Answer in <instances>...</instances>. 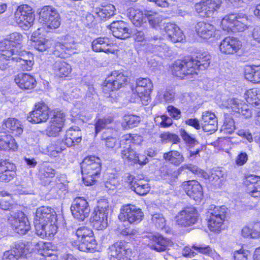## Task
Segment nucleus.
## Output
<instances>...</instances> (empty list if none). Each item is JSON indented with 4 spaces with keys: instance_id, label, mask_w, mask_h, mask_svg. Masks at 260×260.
Here are the masks:
<instances>
[{
    "instance_id": "864d4df0",
    "label": "nucleus",
    "mask_w": 260,
    "mask_h": 260,
    "mask_svg": "<svg viewBox=\"0 0 260 260\" xmlns=\"http://www.w3.org/2000/svg\"><path fill=\"white\" fill-rule=\"evenodd\" d=\"M14 17L16 23L19 26V27L24 30H27L32 25L35 20V17L30 18L29 16L27 18L24 16H21L19 19H18L17 16H14Z\"/></svg>"
},
{
    "instance_id": "58836bf2",
    "label": "nucleus",
    "mask_w": 260,
    "mask_h": 260,
    "mask_svg": "<svg viewBox=\"0 0 260 260\" xmlns=\"http://www.w3.org/2000/svg\"><path fill=\"white\" fill-rule=\"evenodd\" d=\"M17 148V143L12 136L5 133L0 135V150L15 151Z\"/></svg>"
},
{
    "instance_id": "bb28decb",
    "label": "nucleus",
    "mask_w": 260,
    "mask_h": 260,
    "mask_svg": "<svg viewBox=\"0 0 260 260\" xmlns=\"http://www.w3.org/2000/svg\"><path fill=\"white\" fill-rule=\"evenodd\" d=\"M113 47V43L108 37H99L94 39L92 43L93 50L97 52L114 53Z\"/></svg>"
},
{
    "instance_id": "a19ab883",
    "label": "nucleus",
    "mask_w": 260,
    "mask_h": 260,
    "mask_svg": "<svg viewBox=\"0 0 260 260\" xmlns=\"http://www.w3.org/2000/svg\"><path fill=\"white\" fill-rule=\"evenodd\" d=\"M163 158L166 161L177 166L180 165L184 160L183 154L176 150H171L165 153L163 155Z\"/></svg>"
},
{
    "instance_id": "c756f323",
    "label": "nucleus",
    "mask_w": 260,
    "mask_h": 260,
    "mask_svg": "<svg viewBox=\"0 0 260 260\" xmlns=\"http://www.w3.org/2000/svg\"><path fill=\"white\" fill-rule=\"evenodd\" d=\"M168 39L173 43L181 42L183 40L184 35L181 29L176 24L167 23L163 27Z\"/></svg>"
},
{
    "instance_id": "3c124183",
    "label": "nucleus",
    "mask_w": 260,
    "mask_h": 260,
    "mask_svg": "<svg viewBox=\"0 0 260 260\" xmlns=\"http://www.w3.org/2000/svg\"><path fill=\"white\" fill-rule=\"evenodd\" d=\"M208 225L209 230L214 232H219L222 229V225L224 221L222 218L214 219L208 217Z\"/></svg>"
},
{
    "instance_id": "a878e982",
    "label": "nucleus",
    "mask_w": 260,
    "mask_h": 260,
    "mask_svg": "<svg viewBox=\"0 0 260 260\" xmlns=\"http://www.w3.org/2000/svg\"><path fill=\"white\" fill-rule=\"evenodd\" d=\"M201 126L205 132H214L217 129V120L215 115L209 111L203 112Z\"/></svg>"
},
{
    "instance_id": "c9c22d12",
    "label": "nucleus",
    "mask_w": 260,
    "mask_h": 260,
    "mask_svg": "<svg viewBox=\"0 0 260 260\" xmlns=\"http://www.w3.org/2000/svg\"><path fill=\"white\" fill-rule=\"evenodd\" d=\"M53 70L56 76L62 77L69 75L72 71V68L69 64L62 59H58L53 64Z\"/></svg>"
},
{
    "instance_id": "6e6d98bb",
    "label": "nucleus",
    "mask_w": 260,
    "mask_h": 260,
    "mask_svg": "<svg viewBox=\"0 0 260 260\" xmlns=\"http://www.w3.org/2000/svg\"><path fill=\"white\" fill-rule=\"evenodd\" d=\"M180 135L183 141L190 148L199 144L198 140L184 129L180 130Z\"/></svg>"
},
{
    "instance_id": "13d9d810",
    "label": "nucleus",
    "mask_w": 260,
    "mask_h": 260,
    "mask_svg": "<svg viewBox=\"0 0 260 260\" xmlns=\"http://www.w3.org/2000/svg\"><path fill=\"white\" fill-rule=\"evenodd\" d=\"M66 146L65 140L63 142V141L58 140L55 142L54 145H50L48 149L51 152V155L55 156L56 154L65 150Z\"/></svg>"
},
{
    "instance_id": "423d86ee",
    "label": "nucleus",
    "mask_w": 260,
    "mask_h": 260,
    "mask_svg": "<svg viewBox=\"0 0 260 260\" xmlns=\"http://www.w3.org/2000/svg\"><path fill=\"white\" fill-rule=\"evenodd\" d=\"M143 216L141 209L134 205L127 204L121 208L119 219L123 222L128 221L131 224H137L142 220Z\"/></svg>"
},
{
    "instance_id": "e433bc0d",
    "label": "nucleus",
    "mask_w": 260,
    "mask_h": 260,
    "mask_svg": "<svg viewBox=\"0 0 260 260\" xmlns=\"http://www.w3.org/2000/svg\"><path fill=\"white\" fill-rule=\"evenodd\" d=\"M115 8L113 5L108 4L95 8L94 12L102 20H106L115 15Z\"/></svg>"
},
{
    "instance_id": "9d476101",
    "label": "nucleus",
    "mask_w": 260,
    "mask_h": 260,
    "mask_svg": "<svg viewBox=\"0 0 260 260\" xmlns=\"http://www.w3.org/2000/svg\"><path fill=\"white\" fill-rule=\"evenodd\" d=\"M176 222L180 226H190L197 222L198 216L194 207H186L178 213L175 217Z\"/></svg>"
},
{
    "instance_id": "de8ad7c7",
    "label": "nucleus",
    "mask_w": 260,
    "mask_h": 260,
    "mask_svg": "<svg viewBox=\"0 0 260 260\" xmlns=\"http://www.w3.org/2000/svg\"><path fill=\"white\" fill-rule=\"evenodd\" d=\"M245 99L246 102L252 105L255 106L260 105V94L257 93L255 89H251L247 90L245 93Z\"/></svg>"
},
{
    "instance_id": "f8f14e48",
    "label": "nucleus",
    "mask_w": 260,
    "mask_h": 260,
    "mask_svg": "<svg viewBox=\"0 0 260 260\" xmlns=\"http://www.w3.org/2000/svg\"><path fill=\"white\" fill-rule=\"evenodd\" d=\"M12 55V61L16 62L22 70L30 71L34 65V57L31 53L17 49Z\"/></svg>"
},
{
    "instance_id": "cd10ccee",
    "label": "nucleus",
    "mask_w": 260,
    "mask_h": 260,
    "mask_svg": "<svg viewBox=\"0 0 260 260\" xmlns=\"http://www.w3.org/2000/svg\"><path fill=\"white\" fill-rule=\"evenodd\" d=\"M55 221H49L35 228L36 233L42 238H52L57 232V226Z\"/></svg>"
},
{
    "instance_id": "79ce46f5",
    "label": "nucleus",
    "mask_w": 260,
    "mask_h": 260,
    "mask_svg": "<svg viewBox=\"0 0 260 260\" xmlns=\"http://www.w3.org/2000/svg\"><path fill=\"white\" fill-rule=\"evenodd\" d=\"M127 15L134 24L136 26H140L145 18V13L144 14L141 10L131 8L128 9Z\"/></svg>"
},
{
    "instance_id": "6e6552de",
    "label": "nucleus",
    "mask_w": 260,
    "mask_h": 260,
    "mask_svg": "<svg viewBox=\"0 0 260 260\" xmlns=\"http://www.w3.org/2000/svg\"><path fill=\"white\" fill-rule=\"evenodd\" d=\"M49 117V108L44 103L35 104L34 109L29 112L27 120L34 124L45 122Z\"/></svg>"
},
{
    "instance_id": "f03ea898",
    "label": "nucleus",
    "mask_w": 260,
    "mask_h": 260,
    "mask_svg": "<svg viewBox=\"0 0 260 260\" xmlns=\"http://www.w3.org/2000/svg\"><path fill=\"white\" fill-rule=\"evenodd\" d=\"M39 15V22L45 28L56 29L60 25V16L57 11L51 6L42 8Z\"/></svg>"
},
{
    "instance_id": "f257e3e1",
    "label": "nucleus",
    "mask_w": 260,
    "mask_h": 260,
    "mask_svg": "<svg viewBox=\"0 0 260 260\" xmlns=\"http://www.w3.org/2000/svg\"><path fill=\"white\" fill-rule=\"evenodd\" d=\"M210 60V56L207 52L198 54L196 58L185 57L183 60H178L173 63L172 72L174 75L180 78L197 74L198 71L209 67Z\"/></svg>"
},
{
    "instance_id": "473e14b6",
    "label": "nucleus",
    "mask_w": 260,
    "mask_h": 260,
    "mask_svg": "<svg viewBox=\"0 0 260 260\" xmlns=\"http://www.w3.org/2000/svg\"><path fill=\"white\" fill-rule=\"evenodd\" d=\"M63 140L68 147L79 144L82 140V133L79 127L75 126L67 130Z\"/></svg>"
},
{
    "instance_id": "c85d7f7f",
    "label": "nucleus",
    "mask_w": 260,
    "mask_h": 260,
    "mask_svg": "<svg viewBox=\"0 0 260 260\" xmlns=\"http://www.w3.org/2000/svg\"><path fill=\"white\" fill-rule=\"evenodd\" d=\"M107 213L94 210L90 217V222L95 229L102 230L108 226Z\"/></svg>"
},
{
    "instance_id": "ea45409f",
    "label": "nucleus",
    "mask_w": 260,
    "mask_h": 260,
    "mask_svg": "<svg viewBox=\"0 0 260 260\" xmlns=\"http://www.w3.org/2000/svg\"><path fill=\"white\" fill-rule=\"evenodd\" d=\"M244 75L248 81L254 83H260V66L246 67Z\"/></svg>"
},
{
    "instance_id": "c03bdc74",
    "label": "nucleus",
    "mask_w": 260,
    "mask_h": 260,
    "mask_svg": "<svg viewBox=\"0 0 260 260\" xmlns=\"http://www.w3.org/2000/svg\"><path fill=\"white\" fill-rule=\"evenodd\" d=\"M13 50L0 49V70H5L8 67L9 61H12Z\"/></svg>"
},
{
    "instance_id": "680f3d73",
    "label": "nucleus",
    "mask_w": 260,
    "mask_h": 260,
    "mask_svg": "<svg viewBox=\"0 0 260 260\" xmlns=\"http://www.w3.org/2000/svg\"><path fill=\"white\" fill-rule=\"evenodd\" d=\"M174 92L171 90H161L158 91L157 96L161 102H171L174 98Z\"/></svg>"
},
{
    "instance_id": "2eb2a0df",
    "label": "nucleus",
    "mask_w": 260,
    "mask_h": 260,
    "mask_svg": "<svg viewBox=\"0 0 260 260\" xmlns=\"http://www.w3.org/2000/svg\"><path fill=\"white\" fill-rule=\"evenodd\" d=\"M149 240L148 247L151 250L160 252L166 251L171 245V241L159 234H148L145 236Z\"/></svg>"
},
{
    "instance_id": "dca6fc26",
    "label": "nucleus",
    "mask_w": 260,
    "mask_h": 260,
    "mask_svg": "<svg viewBox=\"0 0 260 260\" xmlns=\"http://www.w3.org/2000/svg\"><path fill=\"white\" fill-rule=\"evenodd\" d=\"M56 216L53 209L48 207H41L37 209L34 218L35 228L49 221H56Z\"/></svg>"
},
{
    "instance_id": "393cba45",
    "label": "nucleus",
    "mask_w": 260,
    "mask_h": 260,
    "mask_svg": "<svg viewBox=\"0 0 260 260\" xmlns=\"http://www.w3.org/2000/svg\"><path fill=\"white\" fill-rule=\"evenodd\" d=\"M27 251L25 244L20 241L17 242L13 248L4 253L2 260H18L25 255Z\"/></svg>"
},
{
    "instance_id": "39448f33",
    "label": "nucleus",
    "mask_w": 260,
    "mask_h": 260,
    "mask_svg": "<svg viewBox=\"0 0 260 260\" xmlns=\"http://www.w3.org/2000/svg\"><path fill=\"white\" fill-rule=\"evenodd\" d=\"M108 254L110 260H131L132 249L128 243L118 241L109 247Z\"/></svg>"
},
{
    "instance_id": "69168bd1",
    "label": "nucleus",
    "mask_w": 260,
    "mask_h": 260,
    "mask_svg": "<svg viewBox=\"0 0 260 260\" xmlns=\"http://www.w3.org/2000/svg\"><path fill=\"white\" fill-rule=\"evenodd\" d=\"M134 38L136 41L142 42L146 40L150 41L151 40H157L160 39V37L155 36L153 37H146L145 34L142 31H137L134 35Z\"/></svg>"
},
{
    "instance_id": "6ab92c4d",
    "label": "nucleus",
    "mask_w": 260,
    "mask_h": 260,
    "mask_svg": "<svg viewBox=\"0 0 260 260\" xmlns=\"http://www.w3.org/2000/svg\"><path fill=\"white\" fill-rule=\"evenodd\" d=\"M23 40V36L19 32H14L6 36L0 42V49L13 50L14 52L19 47Z\"/></svg>"
},
{
    "instance_id": "8fccbe9b",
    "label": "nucleus",
    "mask_w": 260,
    "mask_h": 260,
    "mask_svg": "<svg viewBox=\"0 0 260 260\" xmlns=\"http://www.w3.org/2000/svg\"><path fill=\"white\" fill-rule=\"evenodd\" d=\"M148 51L152 53L160 54V55H164L165 56L169 55L170 54L169 48L163 43H160L159 45H149L148 46Z\"/></svg>"
},
{
    "instance_id": "774afa93",
    "label": "nucleus",
    "mask_w": 260,
    "mask_h": 260,
    "mask_svg": "<svg viewBox=\"0 0 260 260\" xmlns=\"http://www.w3.org/2000/svg\"><path fill=\"white\" fill-rule=\"evenodd\" d=\"M124 120L129 128L138 125L140 122V118L136 115H127L124 117Z\"/></svg>"
},
{
    "instance_id": "72a5a7b5",
    "label": "nucleus",
    "mask_w": 260,
    "mask_h": 260,
    "mask_svg": "<svg viewBox=\"0 0 260 260\" xmlns=\"http://www.w3.org/2000/svg\"><path fill=\"white\" fill-rule=\"evenodd\" d=\"M195 29L198 35L204 39L215 36V28L210 23L204 21L199 22L196 25Z\"/></svg>"
},
{
    "instance_id": "603ef678",
    "label": "nucleus",
    "mask_w": 260,
    "mask_h": 260,
    "mask_svg": "<svg viewBox=\"0 0 260 260\" xmlns=\"http://www.w3.org/2000/svg\"><path fill=\"white\" fill-rule=\"evenodd\" d=\"M248 182L247 180L245 184L247 186V190L251 196L254 198L260 197V180L252 183H248Z\"/></svg>"
},
{
    "instance_id": "bf43d9fd",
    "label": "nucleus",
    "mask_w": 260,
    "mask_h": 260,
    "mask_svg": "<svg viewBox=\"0 0 260 260\" xmlns=\"http://www.w3.org/2000/svg\"><path fill=\"white\" fill-rule=\"evenodd\" d=\"M92 232V231L87 226H80L76 230L75 233H73L72 236H76L77 238L76 240L80 242L87 236H89V234H91Z\"/></svg>"
},
{
    "instance_id": "4468645a",
    "label": "nucleus",
    "mask_w": 260,
    "mask_h": 260,
    "mask_svg": "<svg viewBox=\"0 0 260 260\" xmlns=\"http://www.w3.org/2000/svg\"><path fill=\"white\" fill-rule=\"evenodd\" d=\"M77 44L75 39L70 36L65 37L64 41L56 44L53 54L56 56L64 57V54H71L77 49Z\"/></svg>"
},
{
    "instance_id": "20e7f679",
    "label": "nucleus",
    "mask_w": 260,
    "mask_h": 260,
    "mask_svg": "<svg viewBox=\"0 0 260 260\" xmlns=\"http://www.w3.org/2000/svg\"><path fill=\"white\" fill-rule=\"evenodd\" d=\"M80 167L83 175L82 179H85V177L93 179L96 177H99L101 170L100 159L93 155L88 156L80 163Z\"/></svg>"
},
{
    "instance_id": "aec40b11",
    "label": "nucleus",
    "mask_w": 260,
    "mask_h": 260,
    "mask_svg": "<svg viewBox=\"0 0 260 260\" xmlns=\"http://www.w3.org/2000/svg\"><path fill=\"white\" fill-rule=\"evenodd\" d=\"M242 43L237 38L228 37L220 43L219 49L225 54H233L237 52L241 48Z\"/></svg>"
},
{
    "instance_id": "37998d69",
    "label": "nucleus",
    "mask_w": 260,
    "mask_h": 260,
    "mask_svg": "<svg viewBox=\"0 0 260 260\" xmlns=\"http://www.w3.org/2000/svg\"><path fill=\"white\" fill-rule=\"evenodd\" d=\"M226 209L224 206L216 207L213 205L210 206V207L207 213V216L209 218L214 219L222 218L225 219Z\"/></svg>"
},
{
    "instance_id": "2f4dec72",
    "label": "nucleus",
    "mask_w": 260,
    "mask_h": 260,
    "mask_svg": "<svg viewBox=\"0 0 260 260\" xmlns=\"http://www.w3.org/2000/svg\"><path fill=\"white\" fill-rule=\"evenodd\" d=\"M110 29L116 38L124 39L128 37L129 29L127 24L123 21H113L110 25Z\"/></svg>"
},
{
    "instance_id": "412c9836",
    "label": "nucleus",
    "mask_w": 260,
    "mask_h": 260,
    "mask_svg": "<svg viewBox=\"0 0 260 260\" xmlns=\"http://www.w3.org/2000/svg\"><path fill=\"white\" fill-rule=\"evenodd\" d=\"M1 128L5 133L7 132L15 137L20 136L23 132L21 122L14 118L5 119L2 122Z\"/></svg>"
},
{
    "instance_id": "09e8293b",
    "label": "nucleus",
    "mask_w": 260,
    "mask_h": 260,
    "mask_svg": "<svg viewBox=\"0 0 260 260\" xmlns=\"http://www.w3.org/2000/svg\"><path fill=\"white\" fill-rule=\"evenodd\" d=\"M14 16H17L18 19L21 16L27 18L35 17L34 11L31 7L27 5H22L19 6L14 14Z\"/></svg>"
},
{
    "instance_id": "f704fd0d",
    "label": "nucleus",
    "mask_w": 260,
    "mask_h": 260,
    "mask_svg": "<svg viewBox=\"0 0 260 260\" xmlns=\"http://www.w3.org/2000/svg\"><path fill=\"white\" fill-rule=\"evenodd\" d=\"M241 235L244 238L258 239L260 238V222H253L243 226Z\"/></svg>"
},
{
    "instance_id": "4c0bfd02",
    "label": "nucleus",
    "mask_w": 260,
    "mask_h": 260,
    "mask_svg": "<svg viewBox=\"0 0 260 260\" xmlns=\"http://www.w3.org/2000/svg\"><path fill=\"white\" fill-rule=\"evenodd\" d=\"M145 16L147 17L148 21L151 26L155 29L163 30V27L166 24L163 22L161 16L158 14L152 12H145Z\"/></svg>"
},
{
    "instance_id": "5fc2aeb1",
    "label": "nucleus",
    "mask_w": 260,
    "mask_h": 260,
    "mask_svg": "<svg viewBox=\"0 0 260 260\" xmlns=\"http://www.w3.org/2000/svg\"><path fill=\"white\" fill-rule=\"evenodd\" d=\"M121 157L123 159L135 164L137 154L131 147H124V149L121 150Z\"/></svg>"
},
{
    "instance_id": "5701e85b",
    "label": "nucleus",
    "mask_w": 260,
    "mask_h": 260,
    "mask_svg": "<svg viewBox=\"0 0 260 260\" xmlns=\"http://www.w3.org/2000/svg\"><path fill=\"white\" fill-rule=\"evenodd\" d=\"M187 194L196 201H200L203 198L202 188L195 180H189L182 184Z\"/></svg>"
},
{
    "instance_id": "4d7b16f0",
    "label": "nucleus",
    "mask_w": 260,
    "mask_h": 260,
    "mask_svg": "<svg viewBox=\"0 0 260 260\" xmlns=\"http://www.w3.org/2000/svg\"><path fill=\"white\" fill-rule=\"evenodd\" d=\"M151 221L153 225L159 230L163 229L166 225V220L163 215L157 213L151 216Z\"/></svg>"
},
{
    "instance_id": "a211bd4d",
    "label": "nucleus",
    "mask_w": 260,
    "mask_h": 260,
    "mask_svg": "<svg viewBox=\"0 0 260 260\" xmlns=\"http://www.w3.org/2000/svg\"><path fill=\"white\" fill-rule=\"evenodd\" d=\"M69 247L78 249L82 251H87L93 250L96 246V241L93 237V232L91 234H89L85 238L83 239L81 241H77L72 238L68 242Z\"/></svg>"
},
{
    "instance_id": "0e129e2a",
    "label": "nucleus",
    "mask_w": 260,
    "mask_h": 260,
    "mask_svg": "<svg viewBox=\"0 0 260 260\" xmlns=\"http://www.w3.org/2000/svg\"><path fill=\"white\" fill-rule=\"evenodd\" d=\"M111 122V120L109 118L98 119L95 123V132L97 135L102 130L105 128L108 124Z\"/></svg>"
},
{
    "instance_id": "9b49d317",
    "label": "nucleus",
    "mask_w": 260,
    "mask_h": 260,
    "mask_svg": "<svg viewBox=\"0 0 260 260\" xmlns=\"http://www.w3.org/2000/svg\"><path fill=\"white\" fill-rule=\"evenodd\" d=\"M71 210L74 217L81 221L88 216L90 211L88 203L81 197H78L74 200Z\"/></svg>"
},
{
    "instance_id": "1a4fd4ad",
    "label": "nucleus",
    "mask_w": 260,
    "mask_h": 260,
    "mask_svg": "<svg viewBox=\"0 0 260 260\" xmlns=\"http://www.w3.org/2000/svg\"><path fill=\"white\" fill-rule=\"evenodd\" d=\"M65 114L60 111H55L46 129V135L49 137H56L62 131L64 125Z\"/></svg>"
},
{
    "instance_id": "7c9ffc66",
    "label": "nucleus",
    "mask_w": 260,
    "mask_h": 260,
    "mask_svg": "<svg viewBox=\"0 0 260 260\" xmlns=\"http://www.w3.org/2000/svg\"><path fill=\"white\" fill-rule=\"evenodd\" d=\"M14 80L17 85L22 89H31L36 85V79L33 76L28 74H19L15 76Z\"/></svg>"
},
{
    "instance_id": "7ed1b4c3",
    "label": "nucleus",
    "mask_w": 260,
    "mask_h": 260,
    "mask_svg": "<svg viewBox=\"0 0 260 260\" xmlns=\"http://www.w3.org/2000/svg\"><path fill=\"white\" fill-rule=\"evenodd\" d=\"M248 23L246 17L238 16L234 14L225 16L221 22L223 29L228 32L244 31L248 28Z\"/></svg>"
},
{
    "instance_id": "4be33fe9",
    "label": "nucleus",
    "mask_w": 260,
    "mask_h": 260,
    "mask_svg": "<svg viewBox=\"0 0 260 260\" xmlns=\"http://www.w3.org/2000/svg\"><path fill=\"white\" fill-rule=\"evenodd\" d=\"M225 107L228 109H231L233 112L241 114L246 118L251 117L252 116V112L249 109L248 106L241 100L236 98L228 99Z\"/></svg>"
},
{
    "instance_id": "0eeeda50",
    "label": "nucleus",
    "mask_w": 260,
    "mask_h": 260,
    "mask_svg": "<svg viewBox=\"0 0 260 260\" xmlns=\"http://www.w3.org/2000/svg\"><path fill=\"white\" fill-rule=\"evenodd\" d=\"M8 220L13 230L19 235H24L30 229L28 219L22 211L11 214Z\"/></svg>"
},
{
    "instance_id": "a18cd8bd",
    "label": "nucleus",
    "mask_w": 260,
    "mask_h": 260,
    "mask_svg": "<svg viewBox=\"0 0 260 260\" xmlns=\"http://www.w3.org/2000/svg\"><path fill=\"white\" fill-rule=\"evenodd\" d=\"M15 168L14 166L7 161L0 162V179H6L9 176L13 177L15 173L10 171Z\"/></svg>"
},
{
    "instance_id": "338daca9",
    "label": "nucleus",
    "mask_w": 260,
    "mask_h": 260,
    "mask_svg": "<svg viewBox=\"0 0 260 260\" xmlns=\"http://www.w3.org/2000/svg\"><path fill=\"white\" fill-rule=\"evenodd\" d=\"M34 42V47L38 51H44L49 47V42L45 39L42 38Z\"/></svg>"
},
{
    "instance_id": "f3484780",
    "label": "nucleus",
    "mask_w": 260,
    "mask_h": 260,
    "mask_svg": "<svg viewBox=\"0 0 260 260\" xmlns=\"http://www.w3.org/2000/svg\"><path fill=\"white\" fill-rule=\"evenodd\" d=\"M126 81L127 78L122 72L114 71L107 78L105 88L112 91L118 90L124 86Z\"/></svg>"
},
{
    "instance_id": "052dcab7",
    "label": "nucleus",
    "mask_w": 260,
    "mask_h": 260,
    "mask_svg": "<svg viewBox=\"0 0 260 260\" xmlns=\"http://www.w3.org/2000/svg\"><path fill=\"white\" fill-rule=\"evenodd\" d=\"M181 169L182 170L187 169L192 173L197 174L198 177L204 178V179H207L208 177V175L206 172L196 166H193L192 165H184L182 166Z\"/></svg>"
},
{
    "instance_id": "e2e57ef3",
    "label": "nucleus",
    "mask_w": 260,
    "mask_h": 260,
    "mask_svg": "<svg viewBox=\"0 0 260 260\" xmlns=\"http://www.w3.org/2000/svg\"><path fill=\"white\" fill-rule=\"evenodd\" d=\"M192 248L200 253L212 255L214 253V250L209 246L205 244H194Z\"/></svg>"
},
{
    "instance_id": "b1692460",
    "label": "nucleus",
    "mask_w": 260,
    "mask_h": 260,
    "mask_svg": "<svg viewBox=\"0 0 260 260\" xmlns=\"http://www.w3.org/2000/svg\"><path fill=\"white\" fill-rule=\"evenodd\" d=\"M136 84L135 92L140 98L144 96L146 98V102H148L153 87L151 80L148 78H140L137 79Z\"/></svg>"
},
{
    "instance_id": "ddd939ff",
    "label": "nucleus",
    "mask_w": 260,
    "mask_h": 260,
    "mask_svg": "<svg viewBox=\"0 0 260 260\" xmlns=\"http://www.w3.org/2000/svg\"><path fill=\"white\" fill-rule=\"evenodd\" d=\"M220 0H202L194 6L196 11L204 17L212 16L220 6Z\"/></svg>"
},
{
    "instance_id": "49530a36",
    "label": "nucleus",
    "mask_w": 260,
    "mask_h": 260,
    "mask_svg": "<svg viewBox=\"0 0 260 260\" xmlns=\"http://www.w3.org/2000/svg\"><path fill=\"white\" fill-rule=\"evenodd\" d=\"M140 181L141 180H138V181L134 182L132 180L130 182L131 188L137 194L144 196L149 191V186L147 183H142Z\"/></svg>"
}]
</instances>
